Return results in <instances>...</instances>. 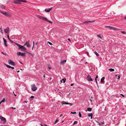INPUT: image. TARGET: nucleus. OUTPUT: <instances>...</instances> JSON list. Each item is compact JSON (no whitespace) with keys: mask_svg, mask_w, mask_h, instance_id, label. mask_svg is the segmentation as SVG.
Returning <instances> with one entry per match:
<instances>
[{"mask_svg":"<svg viewBox=\"0 0 126 126\" xmlns=\"http://www.w3.org/2000/svg\"><path fill=\"white\" fill-rule=\"evenodd\" d=\"M21 52H18L17 53V54L18 56H20Z\"/></svg>","mask_w":126,"mask_h":126,"instance_id":"nucleus-26","label":"nucleus"},{"mask_svg":"<svg viewBox=\"0 0 126 126\" xmlns=\"http://www.w3.org/2000/svg\"><path fill=\"white\" fill-rule=\"evenodd\" d=\"M76 112H71V113L72 114H76Z\"/></svg>","mask_w":126,"mask_h":126,"instance_id":"nucleus-37","label":"nucleus"},{"mask_svg":"<svg viewBox=\"0 0 126 126\" xmlns=\"http://www.w3.org/2000/svg\"><path fill=\"white\" fill-rule=\"evenodd\" d=\"M0 30H1V32L2 33H3V31L2 30V28H0Z\"/></svg>","mask_w":126,"mask_h":126,"instance_id":"nucleus-33","label":"nucleus"},{"mask_svg":"<svg viewBox=\"0 0 126 126\" xmlns=\"http://www.w3.org/2000/svg\"><path fill=\"white\" fill-rule=\"evenodd\" d=\"M74 85V84H71V86H73Z\"/></svg>","mask_w":126,"mask_h":126,"instance_id":"nucleus-47","label":"nucleus"},{"mask_svg":"<svg viewBox=\"0 0 126 126\" xmlns=\"http://www.w3.org/2000/svg\"><path fill=\"white\" fill-rule=\"evenodd\" d=\"M52 7H51L50 8H46L45 9V11L47 12H49L51 9L52 8Z\"/></svg>","mask_w":126,"mask_h":126,"instance_id":"nucleus-12","label":"nucleus"},{"mask_svg":"<svg viewBox=\"0 0 126 126\" xmlns=\"http://www.w3.org/2000/svg\"><path fill=\"white\" fill-rule=\"evenodd\" d=\"M87 80L89 81H93V80L92 79V78L89 75H88L87 77Z\"/></svg>","mask_w":126,"mask_h":126,"instance_id":"nucleus-8","label":"nucleus"},{"mask_svg":"<svg viewBox=\"0 0 126 126\" xmlns=\"http://www.w3.org/2000/svg\"><path fill=\"white\" fill-rule=\"evenodd\" d=\"M0 7L2 9H5V6L3 5H0Z\"/></svg>","mask_w":126,"mask_h":126,"instance_id":"nucleus-19","label":"nucleus"},{"mask_svg":"<svg viewBox=\"0 0 126 126\" xmlns=\"http://www.w3.org/2000/svg\"><path fill=\"white\" fill-rule=\"evenodd\" d=\"M10 108H12V109H16V108H13V107H11Z\"/></svg>","mask_w":126,"mask_h":126,"instance_id":"nucleus-49","label":"nucleus"},{"mask_svg":"<svg viewBox=\"0 0 126 126\" xmlns=\"http://www.w3.org/2000/svg\"><path fill=\"white\" fill-rule=\"evenodd\" d=\"M88 116L89 117H91V118H92L93 114L92 113H89L88 114Z\"/></svg>","mask_w":126,"mask_h":126,"instance_id":"nucleus-20","label":"nucleus"},{"mask_svg":"<svg viewBox=\"0 0 126 126\" xmlns=\"http://www.w3.org/2000/svg\"><path fill=\"white\" fill-rule=\"evenodd\" d=\"M87 55H88V56H89V53H88V52H87Z\"/></svg>","mask_w":126,"mask_h":126,"instance_id":"nucleus-51","label":"nucleus"},{"mask_svg":"<svg viewBox=\"0 0 126 126\" xmlns=\"http://www.w3.org/2000/svg\"><path fill=\"white\" fill-rule=\"evenodd\" d=\"M87 110L89 111H91L92 110V109L91 108H88Z\"/></svg>","mask_w":126,"mask_h":126,"instance_id":"nucleus-24","label":"nucleus"},{"mask_svg":"<svg viewBox=\"0 0 126 126\" xmlns=\"http://www.w3.org/2000/svg\"><path fill=\"white\" fill-rule=\"evenodd\" d=\"M58 121V120H56L55 122V124H56Z\"/></svg>","mask_w":126,"mask_h":126,"instance_id":"nucleus-43","label":"nucleus"},{"mask_svg":"<svg viewBox=\"0 0 126 126\" xmlns=\"http://www.w3.org/2000/svg\"><path fill=\"white\" fill-rule=\"evenodd\" d=\"M29 40L28 41L26 42L25 43L24 45V46L26 45L28 47H30V45L29 44Z\"/></svg>","mask_w":126,"mask_h":126,"instance_id":"nucleus-9","label":"nucleus"},{"mask_svg":"<svg viewBox=\"0 0 126 126\" xmlns=\"http://www.w3.org/2000/svg\"><path fill=\"white\" fill-rule=\"evenodd\" d=\"M7 37L8 38V34L7 35Z\"/></svg>","mask_w":126,"mask_h":126,"instance_id":"nucleus-64","label":"nucleus"},{"mask_svg":"<svg viewBox=\"0 0 126 126\" xmlns=\"http://www.w3.org/2000/svg\"><path fill=\"white\" fill-rule=\"evenodd\" d=\"M48 68L49 69H51V67H48Z\"/></svg>","mask_w":126,"mask_h":126,"instance_id":"nucleus-55","label":"nucleus"},{"mask_svg":"<svg viewBox=\"0 0 126 126\" xmlns=\"http://www.w3.org/2000/svg\"><path fill=\"white\" fill-rule=\"evenodd\" d=\"M8 68H11L12 69H14V67H12L8 65Z\"/></svg>","mask_w":126,"mask_h":126,"instance_id":"nucleus-28","label":"nucleus"},{"mask_svg":"<svg viewBox=\"0 0 126 126\" xmlns=\"http://www.w3.org/2000/svg\"><path fill=\"white\" fill-rule=\"evenodd\" d=\"M31 89L33 91H35L37 89V87L34 84H32L31 85Z\"/></svg>","mask_w":126,"mask_h":126,"instance_id":"nucleus-3","label":"nucleus"},{"mask_svg":"<svg viewBox=\"0 0 126 126\" xmlns=\"http://www.w3.org/2000/svg\"><path fill=\"white\" fill-rule=\"evenodd\" d=\"M21 4V2H19V1L18 2L17 4Z\"/></svg>","mask_w":126,"mask_h":126,"instance_id":"nucleus-44","label":"nucleus"},{"mask_svg":"<svg viewBox=\"0 0 126 126\" xmlns=\"http://www.w3.org/2000/svg\"><path fill=\"white\" fill-rule=\"evenodd\" d=\"M21 56L22 57H24L26 56L25 53H21Z\"/></svg>","mask_w":126,"mask_h":126,"instance_id":"nucleus-18","label":"nucleus"},{"mask_svg":"<svg viewBox=\"0 0 126 126\" xmlns=\"http://www.w3.org/2000/svg\"><path fill=\"white\" fill-rule=\"evenodd\" d=\"M4 64L8 68V65L4 63Z\"/></svg>","mask_w":126,"mask_h":126,"instance_id":"nucleus-39","label":"nucleus"},{"mask_svg":"<svg viewBox=\"0 0 126 126\" xmlns=\"http://www.w3.org/2000/svg\"><path fill=\"white\" fill-rule=\"evenodd\" d=\"M4 31L5 33H8V27H7L6 29H4Z\"/></svg>","mask_w":126,"mask_h":126,"instance_id":"nucleus-16","label":"nucleus"},{"mask_svg":"<svg viewBox=\"0 0 126 126\" xmlns=\"http://www.w3.org/2000/svg\"><path fill=\"white\" fill-rule=\"evenodd\" d=\"M8 40H9L10 41V42L12 43H14V42H13L12 41V40H11L9 38V37H8Z\"/></svg>","mask_w":126,"mask_h":126,"instance_id":"nucleus-36","label":"nucleus"},{"mask_svg":"<svg viewBox=\"0 0 126 126\" xmlns=\"http://www.w3.org/2000/svg\"><path fill=\"white\" fill-rule=\"evenodd\" d=\"M62 103L63 104H69L70 105H73V104L71 103H69L67 102H66L64 101H63L62 102Z\"/></svg>","mask_w":126,"mask_h":126,"instance_id":"nucleus-10","label":"nucleus"},{"mask_svg":"<svg viewBox=\"0 0 126 126\" xmlns=\"http://www.w3.org/2000/svg\"><path fill=\"white\" fill-rule=\"evenodd\" d=\"M26 52H27L28 53H29V54H31V55L32 56V57H33V55L31 53H30V52H28V51H26Z\"/></svg>","mask_w":126,"mask_h":126,"instance_id":"nucleus-27","label":"nucleus"},{"mask_svg":"<svg viewBox=\"0 0 126 126\" xmlns=\"http://www.w3.org/2000/svg\"><path fill=\"white\" fill-rule=\"evenodd\" d=\"M14 44L18 47L19 49H20L22 51H25L26 52V51H26L27 49L26 47H24V45L23 46H21L16 42H14Z\"/></svg>","mask_w":126,"mask_h":126,"instance_id":"nucleus-1","label":"nucleus"},{"mask_svg":"<svg viewBox=\"0 0 126 126\" xmlns=\"http://www.w3.org/2000/svg\"><path fill=\"white\" fill-rule=\"evenodd\" d=\"M47 43H48L50 45H52V43H51V42H49L48 41L47 42Z\"/></svg>","mask_w":126,"mask_h":126,"instance_id":"nucleus-38","label":"nucleus"},{"mask_svg":"<svg viewBox=\"0 0 126 126\" xmlns=\"http://www.w3.org/2000/svg\"><path fill=\"white\" fill-rule=\"evenodd\" d=\"M79 117H81V113H80V112H79Z\"/></svg>","mask_w":126,"mask_h":126,"instance_id":"nucleus-35","label":"nucleus"},{"mask_svg":"<svg viewBox=\"0 0 126 126\" xmlns=\"http://www.w3.org/2000/svg\"><path fill=\"white\" fill-rule=\"evenodd\" d=\"M105 27L107 28H108L110 29H111L112 30H117L118 29L114 28L113 27H112L110 26H105Z\"/></svg>","mask_w":126,"mask_h":126,"instance_id":"nucleus-6","label":"nucleus"},{"mask_svg":"<svg viewBox=\"0 0 126 126\" xmlns=\"http://www.w3.org/2000/svg\"><path fill=\"white\" fill-rule=\"evenodd\" d=\"M68 40L69 41H71V40H70V39H69V38H68Z\"/></svg>","mask_w":126,"mask_h":126,"instance_id":"nucleus-53","label":"nucleus"},{"mask_svg":"<svg viewBox=\"0 0 126 126\" xmlns=\"http://www.w3.org/2000/svg\"><path fill=\"white\" fill-rule=\"evenodd\" d=\"M8 63L10 65L14 66L15 65V63L13 62L11 60H8Z\"/></svg>","mask_w":126,"mask_h":126,"instance_id":"nucleus-5","label":"nucleus"},{"mask_svg":"<svg viewBox=\"0 0 126 126\" xmlns=\"http://www.w3.org/2000/svg\"><path fill=\"white\" fill-rule=\"evenodd\" d=\"M109 70L111 72L114 71V70L112 68H110L109 69Z\"/></svg>","mask_w":126,"mask_h":126,"instance_id":"nucleus-25","label":"nucleus"},{"mask_svg":"<svg viewBox=\"0 0 126 126\" xmlns=\"http://www.w3.org/2000/svg\"><path fill=\"white\" fill-rule=\"evenodd\" d=\"M37 17L40 19H42L43 20H45L46 21L47 20V19L46 18L42 16H41L40 15H37Z\"/></svg>","mask_w":126,"mask_h":126,"instance_id":"nucleus-4","label":"nucleus"},{"mask_svg":"<svg viewBox=\"0 0 126 126\" xmlns=\"http://www.w3.org/2000/svg\"><path fill=\"white\" fill-rule=\"evenodd\" d=\"M66 81V79H63L61 81V83H62L63 82V83H64Z\"/></svg>","mask_w":126,"mask_h":126,"instance_id":"nucleus-17","label":"nucleus"},{"mask_svg":"<svg viewBox=\"0 0 126 126\" xmlns=\"http://www.w3.org/2000/svg\"><path fill=\"white\" fill-rule=\"evenodd\" d=\"M42 126H47V125H45L44 126H43V125H42Z\"/></svg>","mask_w":126,"mask_h":126,"instance_id":"nucleus-56","label":"nucleus"},{"mask_svg":"<svg viewBox=\"0 0 126 126\" xmlns=\"http://www.w3.org/2000/svg\"><path fill=\"white\" fill-rule=\"evenodd\" d=\"M46 21L51 23V24H52V21L48 20L47 19V20Z\"/></svg>","mask_w":126,"mask_h":126,"instance_id":"nucleus-29","label":"nucleus"},{"mask_svg":"<svg viewBox=\"0 0 126 126\" xmlns=\"http://www.w3.org/2000/svg\"><path fill=\"white\" fill-rule=\"evenodd\" d=\"M0 119L1 120V121L3 122L4 123H5L6 119L5 118L2 116H0Z\"/></svg>","mask_w":126,"mask_h":126,"instance_id":"nucleus-7","label":"nucleus"},{"mask_svg":"<svg viewBox=\"0 0 126 126\" xmlns=\"http://www.w3.org/2000/svg\"><path fill=\"white\" fill-rule=\"evenodd\" d=\"M37 44H38V43H37H37H36V45H37Z\"/></svg>","mask_w":126,"mask_h":126,"instance_id":"nucleus-60","label":"nucleus"},{"mask_svg":"<svg viewBox=\"0 0 126 126\" xmlns=\"http://www.w3.org/2000/svg\"><path fill=\"white\" fill-rule=\"evenodd\" d=\"M94 53L97 56H99V54L96 51H95Z\"/></svg>","mask_w":126,"mask_h":126,"instance_id":"nucleus-30","label":"nucleus"},{"mask_svg":"<svg viewBox=\"0 0 126 126\" xmlns=\"http://www.w3.org/2000/svg\"><path fill=\"white\" fill-rule=\"evenodd\" d=\"M94 21H85L84 22L83 24H84L85 23H92L93 22H94Z\"/></svg>","mask_w":126,"mask_h":126,"instance_id":"nucleus-13","label":"nucleus"},{"mask_svg":"<svg viewBox=\"0 0 126 126\" xmlns=\"http://www.w3.org/2000/svg\"><path fill=\"white\" fill-rule=\"evenodd\" d=\"M121 32L123 34H125L126 33V32L125 31H121Z\"/></svg>","mask_w":126,"mask_h":126,"instance_id":"nucleus-34","label":"nucleus"},{"mask_svg":"<svg viewBox=\"0 0 126 126\" xmlns=\"http://www.w3.org/2000/svg\"><path fill=\"white\" fill-rule=\"evenodd\" d=\"M97 36L99 38L101 39H102V36H101V34H99V35H97Z\"/></svg>","mask_w":126,"mask_h":126,"instance_id":"nucleus-21","label":"nucleus"},{"mask_svg":"<svg viewBox=\"0 0 126 126\" xmlns=\"http://www.w3.org/2000/svg\"><path fill=\"white\" fill-rule=\"evenodd\" d=\"M33 45L34 46V42L33 41Z\"/></svg>","mask_w":126,"mask_h":126,"instance_id":"nucleus-52","label":"nucleus"},{"mask_svg":"<svg viewBox=\"0 0 126 126\" xmlns=\"http://www.w3.org/2000/svg\"><path fill=\"white\" fill-rule=\"evenodd\" d=\"M1 53L2 54H3L4 55H7L6 54L4 53L3 52H1Z\"/></svg>","mask_w":126,"mask_h":126,"instance_id":"nucleus-40","label":"nucleus"},{"mask_svg":"<svg viewBox=\"0 0 126 126\" xmlns=\"http://www.w3.org/2000/svg\"><path fill=\"white\" fill-rule=\"evenodd\" d=\"M96 79L97 78H95V80L96 81V83L97 84V81H96Z\"/></svg>","mask_w":126,"mask_h":126,"instance_id":"nucleus-46","label":"nucleus"},{"mask_svg":"<svg viewBox=\"0 0 126 126\" xmlns=\"http://www.w3.org/2000/svg\"><path fill=\"white\" fill-rule=\"evenodd\" d=\"M33 46V47H32V49H33V47H34V46Z\"/></svg>","mask_w":126,"mask_h":126,"instance_id":"nucleus-59","label":"nucleus"},{"mask_svg":"<svg viewBox=\"0 0 126 126\" xmlns=\"http://www.w3.org/2000/svg\"><path fill=\"white\" fill-rule=\"evenodd\" d=\"M34 97L33 96H32L31 97V98H33Z\"/></svg>","mask_w":126,"mask_h":126,"instance_id":"nucleus-50","label":"nucleus"},{"mask_svg":"<svg viewBox=\"0 0 126 126\" xmlns=\"http://www.w3.org/2000/svg\"><path fill=\"white\" fill-rule=\"evenodd\" d=\"M20 63L21 64H23L22 63H21V62H20Z\"/></svg>","mask_w":126,"mask_h":126,"instance_id":"nucleus-63","label":"nucleus"},{"mask_svg":"<svg viewBox=\"0 0 126 126\" xmlns=\"http://www.w3.org/2000/svg\"><path fill=\"white\" fill-rule=\"evenodd\" d=\"M105 79V77H103L101 79V82L102 83L104 82V81H103V80H104V79Z\"/></svg>","mask_w":126,"mask_h":126,"instance_id":"nucleus-22","label":"nucleus"},{"mask_svg":"<svg viewBox=\"0 0 126 126\" xmlns=\"http://www.w3.org/2000/svg\"><path fill=\"white\" fill-rule=\"evenodd\" d=\"M121 95L123 97H124L125 96L122 94H121Z\"/></svg>","mask_w":126,"mask_h":126,"instance_id":"nucleus-45","label":"nucleus"},{"mask_svg":"<svg viewBox=\"0 0 126 126\" xmlns=\"http://www.w3.org/2000/svg\"><path fill=\"white\" fill-rule=\"evenodd\" d=\"M3 40L4 44V45L5 46V47H7V45L6 44L7 41H6V40L4 38H3Z\"/></svg>","mask_w":126,"mask_h":126,"instance_id":"nucleus-11","label":"nucleus"},{"mask_svg":"<svg viewBox=\"0 0 126 126\" xmlns=\"http://www.w3.org/2000/svg\"><path fill=\"white\" fill-rule=\"evenodd\" d=\"M0 12L4 15H5L7 16V14L6 13V12H5L0 10Z\"/></svg>","mask_w":126,"mask_h":126,"instance_id":"nucleus-14","label":"nucleus"},{"mask_svg":"<svg viewBox=\"0 0 126 126\" xmlns=\"http://www.w3.org/2000/svg\"><path fill=\"white\" fill-rule=\"evenodd\" d=\"M19 72V70H18V71H17V72Z\"/></svg>","mask_w":126,"mask_h":126,"instance_id":"nucleus-61","label":"nucleus"},{"mask_svg":"<svg viewBox=\"0 0 126 126\" xmlns=\"http://www.w3.org/2000/svg\"><path fill=\"white\" fill-rule=\"evenodd\" d=\"M125 19L126 20V16L125 17Z\"/></svg>","mask_w":126,"mask_h":126,"instance_id":"nucleus-62","label":"nucleus"},{"mask_svg":"<svg viewBox=\"0 0 126 126\" xmlns=\"http://www.w3.org/2000/svg\"><path fill=\"white\" fill-rule=\"evenodd\" d=\"M78 123V122L77 121H75L74 122V123L73 124V125H75L77 124Z\"/></svg>","mask_w":126,"mask_h":126,"instance_id":"nucleus-31","label":"nucleus"},{"mask_svg":"<svg viewBox=\"0 0 126 126\" xmlns=\"http://www.w3.org/2000/svg\"><path fill=\"white\" fill-rule=\"evenodd\" d=\"M13 93L14 94V95H15V96H16V94H14V92H13Z\"/></svg>","mask_w":126,"mask_h":126,"instance_id":"nucleus-54","label":"nucleus"},{"mask_svg":"<svg viewBox=\"0 0 126 126\" xmlns=\"http://www.w3.org/2000/svg\"><path fill=\"white\" fill-rule=\"evenodd\" d=\"M5 99H4L2 100L0 102V103H2L3 102H4L5 101Z\"/></svg>","mask_w":126,"mask_h":126,"instance_id":"nucleus-32","label":"nucleus"},{"mask_svg":"<svg viewBox=\"0 0 126 126\" xmlns=\"http://www.w3.org/2000/svg\"><path fill=\"white\" fill-rule=\"evenodd\" d=\"M14 1L13 2V3L16 4H17L18 2L21 1L24 2L26 3L27 1L25 0H14Z\"/></svg>","mask_w":126,"mask_h":126,"instance_id":"nucleus-2","label":"nucleus"},{"mask_svg":"<svg viewBox=\"0 0 126 126\" xmlns=\"http://www.w3.org/2000/svg\"><path fill=\"white\" fill-rule=\"evenodd\" d=\"M120 76H118V78H117V79H120Z\"/></svg>","mask_w":126,"mask_h":126,"instance_id":"nucleus-41","label":"nucleus"},{"mask_svg":"<svg viewBox=\"0 0 126 126\" xmlns=\"http://www.w3.org/2000/svg\"><path fill=\"white\" fill-rule=\"evenodd\" d=\"M104 122H101V123H99V125L100 126L101 125H104Z\"/></svg>","mask_w":126,"mask_h":126,"instance_id":"nucleus-23","label":"nucleus"},{"mask_svg":"<svg viewBox=\"0 0 126 126\" xmlns=\"http://www.w3.org/2000/svg\"><path fill=\"white\" fill-rule=\"evenodd\" d=\"M11 16L10 14H9L8 13V17H10Z\"/></svg>","mask_w":126,"mask_h":126,"instance_id":"nucleus-42","label":"nucleus"},{"mask_svg":"<svg viewBox=\"0 0 126 126\" xmlns=\"http://www.w3.org/2000/svg\"><path fill=\"white\" fill-rule=\"evenodd\" d=\"M27 102H28V101H24V102H25V103H27Z\"/></svg>","mask_w":126,"mask_h":126,"instance_id":"nucleus-57","label":"nucleus"},{"mask_svg":"<svg viewBox=\"0 0 126 126\" xmlns=\"http://www.w3.org/2000/svg\"><path fill=\"white\" fill-rule=\"evenodd\" d=\"M43 77L44 78H45V75H44L43 76Z\"/></svg>","mask_w":126,"mask_h":126,"instance_id":"nucleus-58","label":"nucleus"},{"mask_svg":"<svg viewBox=\"0 0 126 126\" xmlns=\"http://www.w3.org/2000/svg\"><path fill=\"white\" fill-rule=\"evenodd\" d=\"M98 76L97 75H96V76L95 78H98Z\"/></svg>","mask_w":126,"mask_h":126,"instance_id":"nucleus-48","label":"nucleus"},{"mask_svg":"<svg viewBox=\"0 0 126 126\" xmlns=\"http://www.w3.org/2000/svg\"><path fill=\"white\" fill-rule=\"evenodd\" d=\"M66 60H64L62 61H61V62H60V64H63L64 63H65L66 62Z\"/></svg>","mask_w":126,"mask_h":126,"instance_id":"nucleus-15","label":"nucleus"}]
</instances>
